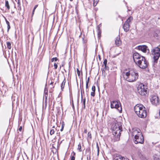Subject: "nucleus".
<instances>
[{"mask_svg": "<svg viewBox=\"0 0 160 160\" xmlns=\"http://www.w3.org/2000/svg\"><path fill=\"white\" fill-rule=\"evenodd\" d=\"M112 129L114 137V141H119L121 135V132L123 131L122 123L118 122L116 120H114L112 122Z\"/></svg>", "mask_w": 160, "mask_h": 160, "instance_id": "nucleus-1", "label": "nucleus"}, {"mask_svg": "<svg viewBox=\"0 0 160 160\" xmlns=\"http://www.w3.org/2000/svg\"><path fill=\"white\" fill-rule=\"evenodd\" d=\"M136 113L140 118H144L147 115V112L145 107L141 104H137L134 107Z\"/></svg>", "mask_w": 160, "mask_h": 160, "instance_id": "nucleus-2", "label": "nucleus"}, {"mask_svg": "<svg viewBox=\"0 0 160 160\" xmlns=\"http://www.w3.org/2000/svg\"><path fill=\"white\" fill-rule=\"evenodd\" d=\"M124 74L126 75V80L129 82H134L136 81L138 77V74L137 71L134 69H132L126 72V73L123 72Z\"/></svg>", "mask_w": 160, "mask_h": 160, "instance_id": "nucleus-3", "label": "nucleus"}, {"mask_svg": "<svg viewBox=\"0 0 160 160\" xmlns=\"http://www.w3.org/2000/svg\"><path fill=\"white\" fill-rule=\"evenodd\" d=\"M135 135V139L134 142L135 144L140 143L142 144L144 142V137L140 130L135 129L133 132V135Z\"/></svg>", "mask_w": 160, "mask_h": 160, "instance_id": "nucleus-4", "label": "nucleus"}, {"mask_svg": "<svg viewBox=\"0 0 160 160\" xmlns=\"http://www.w3.org/2000/svg\"><path fill=\"white\" fill-rule=\"evenodd\" d=\"M151 52L153 56L154 62L157 63L160 57V47L159 46L153 47L152 49Z\"/></svg>", "mask_w": 160, "mask_h": 160, "instance_id": "nucleus-5", "label": "nucleus"}, {"mask_svg": "<svg viewBox=\"0 0 160 160\" xmlns=\"http://www.w3.org/2000/svg\"><path fill=\"white\" fill-rule=\"evenodd\" d=\"M136 64L140 68L145 69L148 67V63L144 57H142L141 59L137 61V63Z\"/></svg>", "mask_w": 160, "mask_h": 160, "instance_id": "nucleus-6", "label": "nucleus"}, {"mask_svg": "<svg viewBox=\"0 0 160 160\" xmlns=\"http://www.w3.org/2000/svg\"><path fill=\"white\" fill-rule=\"evenodd\" d=\"M147 88H145L144 84L139 85L138 88V93L142 96H145L147 93Z\"/></svg>", "mask_w": 160, "mask_h": 160, "instance_id": "nucleus-7", "label": "nucleus"}, {"mask_svg": "<svg viewBox=\"0 0 160 160\" xmlns=\"http://www.w3.org/2000/svg\"><path fill=\"white\" fill-rule=\"evenodd\" d=\"M150 101L152 104L155 106L158 105L159 104L160 101L159 98L158 96H153L150 98Z\"/></svg>", "mask_w": 160, "mask_h": 160, "instance_id": "nucleus-8", "label": "nucleus"}, {"mask_svg": "<svg viewBox=\"0 0 160 160\" xmlns=\"http://www.w3.org/2000/svg\"><path fill=\"white\" fill-rule=\"evenodd\" d=\"M138 49L144 53L147 52V51L148 53L149 52V50L148 48V47L145 45L138 46Z\"/></svg>", "mask_w": 160, "mask_h": 160, "instance_id": "nucleus-9", "label": "nucleus"}, {"mask_svg": "<svg viewBox=\"0 0 160 160\" xmlns=\"http://www.w3.org/2000/svg\"><path fill=\"white\" fill-rule=\"evenodd\" d=\"M142 57L143 56H142L140 54L137 52H135L133 53V58L135 62L136 63H137V61H136L135 60V59H141V58H142Z\"/></svg>", "mask_w": 160, "mask_h": 160, "instance_id": "nucleus-10", "label": "nucleus"}, {"mask_svg": "<svg viewBox=\"0 0 160 160\" xmlns=\"http://www.w3.org/2000/svg\"><path fill=\"white\" fill-rule=\"evenodd\" d=\"M153 36L158 39L160 38V30L157 29L153 33Z\"/></svg>", "mask_w": 160, "mask_h": 160, "instance_id": "nucleus-11", "label": "nucleus"}, {"mask_svg": "<svg viewBox=\"0 0 160 160\" xmlns=\"http://www.w3.org/2000/svg\"><path fill=\"white\" fill-rule=\"evenodd\" d=\"M115 44L118 47L120 46L122 44V41L120 40L119 35H118L116 38L115 40Z\"/></svg>", "mask_w": 160, "mask_h": 160, "instance_id": "nucleus-12", "label": "nucleus"}, {"mask_svg": "<svg viewBox=\"0 0 160 160\" xmlns=\"http://www.w3.org/2000/svg\"><path fill=\"white\" fill-rule=\"evenodd\" d=\"M119 100L117 101H111L110 102V107L111 108H115L117 106Z\"/></svg>", "mask_w": 160, "mask_h": 160, "instance_id": "nucleus-13", "label": "nucleus"}, {"mask_svg": "<svg viewBox=\"0 0 160 160\" xmlns=\"http://www.w3.org/2000/svg\"><path fill=\"white\" fill-rule=\"evenodd\" d=\"M130 26V24L124 22L123 26L124 31L126 32H128L129 30Z\"/></svg>", "mask_w": 160, "mask_h": 160, "instance_id": "nucleus-14", "label": "nucleus"}, {"mask_svg": "<svg viewBox=\"0 0 160 160\" xmlns=\"http://www.w3.org/2000/svg\"><path fill=\"white\" fill-rule=\"evenodd\" d=\"M119 112H122V108L121 107V104L120 101L118 102V103L117 106L115 108Z\"/></svg>", "mask_w": 160, "mask_h": 160, "instance_id": "nucleus-15", "label": "nucleus"}, {"mask_svg": "<svg viewBox=\"0 0 160 160\" xmlns=\"http://www.w3.org/2000/svg\"><path fill=\"white\" fill-rule=\"evenodd\" d=\"M81 102H82L83 107H82V108L83 109H85L86 108L85 106V102H86V98H84L83 99V96L82 94V90H81Z\"/></svg>", "mask_w": 160, "mask_h": 160, "instance_id": "nucleus-16", "label": "nucleus"}, {"mask_svg": "<svg viewBox=\"0 0 160 160\" xmlns=\"http://www.w3.org/2000/svg\"><path fill=\"white\" fill-rule=\"evenodd\" d=\"M107 60L106 59H104V61L103 62V64L105 66V69L106 70H108L109 68L108 66H107Z\"/></svg>", "mask_w": 160, "mask_h": 160, "instance_id": "nucleus-17", "label": "nucleus"}, {"mask_svg": "<svg viewBox=\"0 0 160 160\" xmlns=\"http://www.w3.org/2000/svg\"><path fill=\"white\" fill-rule=\"evenodd\" d=\"M133 17L132 16H130L128 18L126 21L124 22L130 24L131 22L133 20Z\"/></svg>", "mask_w": 160, "mask_h": 160, "instance_id": "nucleus-18", "label": "nucleus"}, {"mask_svg": "<svg viewBox=\"0 0 160 160\" xmlns=\"http://www.w3.org/2000/svg\"><path fill=\"white\" fill-rule=\"evenodd\" d=\"M66 82V80L65 78H64V80H63L62 83L61 84V89L62 91H63V89L64 88V85L65 84Z\"/></svg>", "mask_w": 160, "mask_h": 160, "instance_id": "nucleus-19", "label": "nucleus"}, {"mask_svg": "<svg viewBox=\"0 0 160 160\" xmlns=\"http://www.w3.org/2000/svg\"><path fill=\"white\" fill-rule=\"evenodd\" d=\"M5 54H6V58L7 59V60L8 61V64L9 65V62H8V58H9V57H10L9 56L10 54H9V51H8V52H7L6 51Z\"/></svg>", "mask_w": 160, "mask_h": 160, "instance_id": "nucleus-20", "label": "nucleus"}, {"mask_svg": "<svg viewBox=\"0 0 160 160\" xmlns=\"http://www.w3.org/2000/svg\"><path fill=\"white\" fill-rule=\"evenodd\" d=\"M153 160H160V158L157 155H155L153 157Z\"/></svg>", "mask_w": 160, "mask_h": 160, "instance_id": "nucleus-21", "label": "nucleus"}, {"mask_svg": "<svg viewBox=\"0 0 160 160\" xmlns=\"http://www.w3.org/2000/svg\"><path fill=\"white\" fill-rule=\"evenodd\" d=\"M97 29V32H98V37H100L101 33V30L100 29Z\"/></svg>", "mask_w": 160, "mask_h": 160, "instance_id": "nucleus-22", "label": "nucleus"}, {"mask_svg": "<svg viewBox=\"0 0 160 160\" xmlns=\"http://www.w3.org/2000/svg\"><path fill=\"white\" fill-rule=\"evenodd\" d=\"M64 125H65L64 122L63 121H62V122L61 123V128L60 129V131L61 132H62L63 131V128H64Z\"/></svg>", "mask_w": 160, "mask_h": 160, "instance_id": "nucleus-23", "label": "nucleus"}, {"mask_svg": "<svg viewBox=\"0 0 160 160\" xmlns=\"http://www.w3.org/2000/svg\"><path fill=\"white\" fill-rule=\"evenodd\" d=\"M86 153H87V154H91V152L90 148H87L86 149Z\"/></svg>", "mask_w": 160, "mask_h": 160, "instance_id": "nucleus-24", "label": "nucleus"}, {"mask_svg": "<svg viewBox=\"0 0 160 160\" xmlns=\"http://www.w3.org/2000/svg\"><path fill=\"white\" fill-rule=\"evenodd\" d=\"M5 6L8 9H9V4L8 2V1H5Z\"/></svg>", "mask_w": 160, "mask_h": 160, "instance_id": "nucleus-25", "label": "nucleus"}, {"mask_svg": "<svg viewBox=\"0 0 160 160\" xmlns=\"http://www.w3.org/2000/svg\"><path fill=\"white\" fill-rule=\"evenodd\" d=\"M139 156L140 157V158L142 160H144L145 159V157L144 155H143L141 153L139 154Z\"/></svg>", "mask_w": 160, "mask_h": 160, "instance_id": "nucleus-26", "label": "nucleus"}, {"mask_svg": "<svg viewBox=\"0 0 160 160\" xmlns=\"http://www.w3.org/2000/svg\"><path fill=\"white\" fill-rule=\"evenodd\" d=\"M78 150H79V152H81L82 150L81 149V146L80 143H79L78 145Z\"/></svg>", "mask_w": 160, "mask_h": 160, "instance_id": "nucleus-27", "label": "nucleus"}, {"mask_svg": "<svg viewBox=\"0 0 160 160\" xmlns=\"http://www.w3.org/2000/svg\"><path fill=\"white\" fill-rule=\"evenodd\" d=\"M6 23L8 25V31H9V29L10 28V26L9 25V22L6 19Z\"/></svg>", "mask_w": 160, "mask_h": 160, "instance_id": "nucleus-28", "label": "nucleus"}, {"mask_svg": "<svg viewBox=\"0 0 160 160\" xmlns=\"http://www.w3.org/2000/svg\"><path fill=\"white\" fill-rule=\"evenodd\" d=\"M58 60V58L57 57L53 58L51 59V61L52 62H53L54 61H57Z\"/></svg>", "mask_w": 160, "mask_h": 160, "instance_id": "nucleus-29", "label": "nucleus"}, {"mask_svg": "<svg viewBox=\"0 0 160 160\" xmlns=\"http://www.w3.org/2000/svg\"><path fill=\"white\" fill-rule=\"evenodd\" d=\"M88 138H90V139L92 138L91 134L90 132H89L88 133Z\"/></svg>", "mask_w": 160, "mask_h": 160, "instance_id": "nucleus-30", "label": "nucleus"}, {"mask_svg": "<svg viewBox=\"0 0 160 160\" xmlns=\"http://www.w3.org/2000/svg\"><path fill=\"white\" fill-rule=\"evenodd\" d=\"M87 160H91V154H87Z\"/></svg>", "mask_w": 160, "mask_h": 160, "instance_id": "nucleus-31", "label": "nucleus"}, {"mask_svg": "<svg viewBox=\"0 0 160 160\" xmlns=\"http://www.w3.org/2000/svg\"><path fill=\"white\" fill-rule=\"evenodd\" d=\"M55 131L54 129H51L50 132V134L51 135H52L54 133Z\"/></svg>", "mask_w": 160, "mask_h": 160, "instance_id": "nucleus-32", "label": "nucleus"}, {"mask_svg": "<svg viewBox=\"0 0 160 160\" xmlns=\"http://www.w3.org/2000/svg\"><path fill=\"white\" fill-rule=\"evenodd\" d=\"M71 103L72 104V108L73 109H74V105L73 101L72 98V99H71Z\"/></svg>", "mask_w": 160, "mask_h": 160, "instance_id": "nucleus-33", "label": "nucleus"}, {"mask_svg": "<svg viewBox=\"0 0 160 160\" xmlns=\"http://www.w3.org/2000/svg\"><path fill=\"white\" fill-rule=\"evenodd\" d=\"M4 86V84L3 82L0 80V88Z\"/></svg>", "mask_w": 160, "mask_h": 160, "instance_id": "nucleus-34", "label": "nucleus"}, {"mask_svg": "<svg viewBox=\"0 0 160 160\" xmlns=\"http://www.w3.org/2000/svg\"><path fill=\"white\" fill-rule=\"evenodd\" d=\"M7 47L9 49H10V42H7Z\"/></svg>", "mask_w": 160, "mask_h": 160, "instance_id": "nucleus-35", "label": "nucleus"}, {"mask_svg": "<svg viewBox=\"0 0 160 160\" xmlns=\"http://www.w3.org/2000/svg\"><path fill=\"white\" fill-rule=\"evenodd\" d=\"M92 92H95L96 91V88L95 86L93 85L92 88Z\"/></svg>", "mask_w": 160, "mask_h": 160, "instance_id": "nucleus-36", "label": "nucleus"}, {"mask_svg": "<svg viewBox=\"0 0 160 160\" xmlns=\"http://www.w3.org/2000/svg\"><path fill=\"white\" fill-rule=\"evenodd\" d=\"M95 95V92H92L91 93V95L92 97H94Z\"/></svg>", "mask_w": 160, "mask_h": 160, "instance_id": "nucleus-37", "label": "nucleus"}, {"mask_svg": "<svg viewBox=\"0 0 160 160\" xmlns=\"http://www.w3.org/2000/svg\"><path fill=\"white\" fill-rule=\"evenodd\" d=\"M77 73L78 76L79 77V76L80 75V71H79V70L78 68L77 69Z\"/></svg>", "mask_w": 160, "mask_h": 160, "instance_id": "nucleus-38", "label": "nucleus"}, {"mask_svg": "<svg viewBox=\"0 0 160 160\" xmlns=\"http://www.w3.org/2000/svg\"><path fill=\"white\" fill-rule=\"evenodd\" d=\"M54 69H56L57 68L58 65H57V64L56 63H54Z\"/></svg>", "mask_w": 160, "mask_h": 160, "instance_id": "nucleus-39", "label": "nucleus"}, {"mask_svg": "<svg viewBox=\"0 0 160 160\" xmlns=\"http://www.w3.org/2000/svg\"><path fill=\"white\" fill-rule=\"evenodd\" d=\"M48 94H44L43 98L45 97V100H47Z\"/></svg>", "mask_w": 160, "mask_h": 160, "instance_id": "nucleus-40", "label": "nucleus"}, {"mask_svg": "<svg viewBox=\"0 0 160 160\" xmlns=\"http://www.w3.org/2000/svg\"><path fill=\"white\" fill-rule=\"evenodd\" d=\"M48 90H44V94H48Z\"/></svg>", "mask_w": 160, "mask_h": 160, "instance_id": "nucleus-41", "label": "nucleus"}, {"mask_svg": "<svg viewBox=\"0 0 160 160\" xmlns=\"http://www.w3.org/2000/svg\"><path fill=\"white\" fill-rule=\"evenodd\" d=\"M101 23H100L97 26V28H98V29H100V27H101Z\"/></svg>", "mask_w": 160, "mask_h": 160, "instance_id": "nucleus-42", "label": "nucleus"}, {"mask_svg": "<svg viewBox=\"0 0 160 160\" xmlns=\"http://www.w3.org/2000/svg\"><path fill=\"white\" fill-rule=\"evenodd\" d=\"M75 157L74 156H72L71 157L70 160H75Z\"/></svg>", "mask_w": 160, "mask_h": 160, "instance_id": "nucleus-43", "label": "nucleus"}, {"mask_svg": "<svg viewBox=\"0 0 160 160\" xmlns=\"http://www.w3.org/2000/svg\"><path fill=\"white\" fill-rule=\"evenodd\" d=\"M90 79V77L88 78L87 79L86 81V83H89Z\"/></svg>", "mask_w": 160, "mask_h": 160, "instance_id": "nucleus-44", "label": "nucleus"}, {"mask_svg": "<svg viewBox=\"0 0 160 160\" xmlns=\"http://www.w3.org/2000/svg\"><path fill=\"white\" fill-rule=\"evenodd\" d=\"M6 133H8V135H9L10 133V130H9L8 128Z\"/></svg>", "mask_w": 160, "mask_h": 160, "instance_id": "nucleus-45", "label": "nucleus"}, {"mask_svg": "<svg viewBox=\"0 0 160 160\" xmlns=\"http://www.w3.org/2000/svg\"><path fill=\"white\" fill-rule=\"evenodd\" d=\"M48 90V86H47V84H46V85H45V87L44 90Z\"/></svg>", "mask_w": 160, "mask_h": 160, "instance_id": "nucleus-46", "label": "nucleus"}, {"mask_svg": "<svg viewBox=\"0 0 160 160\" xmlns=\"http://www.w3.org/2000/svg\"><path fill=\"white\" fill-rule=\"evenodd\" d=\"M88 84L89 83H86V88L87 89L88 88Z\"/></svg>", "mask_w": 160, "mask_h": 160, "instance_id": "nucleus-47", "label": "nucleus"}, {"mask_svg": "<svg viewBox=\"0 0 160 160\" xmlns=\"http://www.w3.org/2000/svg\"><path fill=\"white\" fill-rule=\"evenodd\" d=\"M99 1V0H95V2L96 3V4L95 5V6H96L98 2Z\"/></svg>", "mask_w": 160, "mask_h": 160, "instance_id": "nucleus-48", "label": "nucleus"}, {"mask_svg": "<svg viewBox=\"0 0 160 160\" xmlns=\"http://www.w3.org/2000/svg\"><path fill=\"white\" fill-rule=\"evenodd\" d=\"M35 9H33V11H32V17L33 16V14H34V12H35Z\"/></svg>", "mask_w": 160, "mask_h": 160, "instance_id": "nucleus-49", "label": "nucleus"}, {"mask_svg": "<svg viewBox=\"0 0 160 160\" xmlns=\"http://www.w3.org/2000/svg\"><path fill=\"white\" fill-rule=\"evenodd\" d=\"M22 126H20L19 128V130L20 131H22Z\"/></svg>", "mask_w": 160, "mask_h": 160, "instance_id": "nucleus-50", "label": "nucleus"}, {"mask_svg": "<svg viewBox=\"0 0 160 160\" xmlns=\"http://www.w3.org/2000/svg\"><path fill=\"white\" fill-rule=\"evenodd\" d=\"M38 5H36L34 6V8L33 9H36V8H37V7H38Z\"/></svg>", "mask_w": 160, "mask_h": 160, "instance_id": "nucleus-51", "label": "nucleus"}, {"mask_svg": "<svg viewBox=\"0 0 160 160\" xmlns=\"http://www.w3.org/2000/svg\"><path fill=\"white\" fill-rule=\"evenodd\" d=\"M98 57L99 60L100 61L101 60V56L100 55H98Z\"/></svg>", "mask_w": 160, "mask_h": 160, "instance_id": "nucleus-52", "label": "nucleus"}, {"mask_svg": "<svg viewBox=\"0 0 160 160\" xmlns=\"http://www.w3.org/2000/svg\"><path fill=\"white\" fill-rule=\"evenodd\" d=\"M47 100H45V105H46V106L47 105Z\"/></svg>", "mask_w": 160, "mask_h": 160, "instance_id": "nucleus-53", "label": "nucleus"}, {"mask_svg": "<svg viewBox=\"0 0 160 160\" xmlns=\"http://www.w3.org/2000/svg\"><path fill=\"white\" fill-rule=\"evenodd\" d=\"M84 133H87V130L86 129H84Z\"/></svg>", "mask_w": 160, "mask_h": 160, "instance_id": "nucleus-54", "label": "nucleus"}, {"mask_svg": "<svg viewBox=\"0 0 160 160\" xmlns=\"http://www.w3.org/2000/svg\"><path fill=\"white\" fill-rule=\"evenodd\" d=\"M79 98H78V99H77L78 105H79Z\"/></svg>", "mask_w": 160, "mask_h": 160, "instance_id": "nucleus-55", "label": "nucleus"}, {"mask_svg": "<svg viewBox=\"0 0 160 160\" xmlns=\"http://www.w3.org/2000/svg\"><path fill=\"white\" fill-rule=\"evenodd\" d=\"M93 1H94V2H93V6H94V7H95V6H95V4H96V3H95V0H94Z\"/></svg>", "mask_w": 160, "mask_h": 160, "instance_id": "nucleus-56", "label": "nucleus"}, {"mask_svg": "<svg viewBox=\"0 0 160 160\" xmlns=\"http://www.w3.org/2000/svg\"><path fill=\"white\" fill-rule=\"evenodd\" d=\"M97 149H98V148H99V147L98 143H97Z\"/></svg>", "mask_w": 160, "mask_h": 160, "instance_id": "nucleus-57", "label": "nucleus"}, {"mask_svg": "<svg viewBox=\"0 0 160 160\" xmlns=\"http://www.w3.org/2000/svg\"><path fill=\"white\" fill-rule=\"evenodd\" d=\"M82 40H83V42L84 43H85L86 42L85 41H84V38H82Z\"/></svg>", "mask_w": 160, "mask_h": 160, "instance_id": "nucleus-58", "label": "nucleus"}, {"mask_svg": "<svg viewBox=\"0 0 160 160\" xmlns=\"http://www.w3.org/2000/svg\"><path fill=\"white\" fill-rule=\"evenodd\" d=\"M18 6L19 5H20V2H19V1H18Z\"/></svg>", "mask_w": 160, "mask_h": 160, "instance_id": "nucleus-59", "label": "nucleus"}, {"mask_svg": "<svg viewBox=\"0 0 160 160\" xmlns=\"http://www.w3.org/2000/svg\"><path fill=\"white\" fill-rule=\"evenodd\" d=\"M97 151H98V153H99V148H98V149H97Z\"/></svg>", "mask_w": 160, "mask_h": 160, "instance_id": "nucleus-60", "label": "nucleus"}, {"mask_svg": "<svg viewBox=\"0 0 160 160\" xmlns=\"http://www.w3.org/2000/svg\"><path fill=\"white\" fill-rule=\"evenodd\" d=\"M57 134L58 135V136H60V133L59 132L58 133H57Z\"/></svg>", "mask_w": 160, "mask_h": 160, "instance_id": "nucleus-61", "label": "nucleus"}, {"mask_svg": "<svg viewBox=\"0 0 160 160\" xmlns=\"http://www.w3.org/2000/svg\"><path fill=\"white\" fill-rule=\"evenodd\" d=\"M53 82H51L50 83V84H53Z\"/></svg>", "mask_w": 160, "mask_h": 160, "instance_id": "nucleus-62", "label": "nucleus"}, {"mask_svg": "<svg viewBox=\"0 0 160 160\" xmlns=\"http://www.w3.org/2000/svg\"><path fill=\"white\" fill-rule=\"evenodd\" d=\"M102 73H103L104 72H105V70H102Z\"/></svg>", "mask_w": 160, "mask_h": 160, "instance_id": "nucleus-63", "label": "nucleus"}, {"mask_svg": "<svg viewBox=\"0 0 160 160\" xmlns=\"http://www.w3.org/2000/svg\"><path fill=\"white\" fill-rule=\"evenodd\" d=\"M47 106V105H46H46H45V109L46 108Z\"/></svg>", "mask_w": 160, "mask_h": 160, "instance_id": "nucleus-64", "label": "nucleus"}]
</instances>
